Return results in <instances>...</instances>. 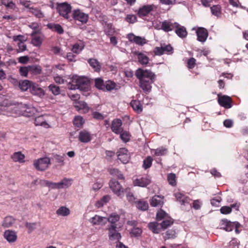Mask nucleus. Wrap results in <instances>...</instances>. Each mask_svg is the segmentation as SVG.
<instances>
[{
    "label": "nucleus",
    "mask_w": 248,
    "mask_h": 248,
    "mask_svg": "<svg viewBox=\"0 0 248 248\" xmlns=\"http://www.w3.org/2000/svg\"><path fill=\"white\" fill-rule=\"evenodd\" d=\"M37 223H29L26 222L25 226L28 229V233H31L32 232H33L35 229Z\"/></svg>",
    "instance_id": "51"
},
{
    "label": "nucleus",
    "mask_w": 248,
    "mask_h": 248,
    "mask_svg": "<svg viewBox=\"0 0 248 248\" xmlns=\"http://www.w3.org/2000/svg\"><path fill=\"white\" fill-rule=\"evenodd\" d=\"M72 16L75 20H78L82 23H86L88 20V15L78 9L73 11Z\"/></svg>",
    "instance_id": "9"
},
{
    "label": "nucleus",
    "mask_w": 248,
    "mask_h": 248,
    "mask_svg": "<svg viewBox=\"0 0 248 248\" xmlns=\"http://www.w3.org/2000/svg\"><path fill=\"white\" fill-rule=\"evenodd\" d=\"M34 83L29 80H23L19 81V87L22 91H26L28 89H30L32 87Z\"/></svg>",
    "instance_id": "18"
},
{
    "label": "nucleus",
    "mask_w": 248,
    "mask_h": 248,
    "mask_svg": "<svg viewBox=\"0 0 248 248\" xmlns=\"http://www.w3.org/2000/svg\"><path fill=\"white\" fill-rule=\"evenodd\" d=\"M20 74L21 76L27 77L28 73L30 72L28 66L21 67L19 69Z\"/></svg>",
    "instance_id": "60"
},
{
    "label": "nucleus",
    "mask_w": 248,
    "mask_h": 248,
    "mask_svg": "<svg viewBox=\"0 0 248 248\" xmlns=\"http://www.w3.org/2000/svg\"><path fill=\"white\" fill-rule=\"evenodd\" d=\"M173 222L174 220L172 218L168 217L163 220V221L160 223L161 227L163 230H164L172 225L173 224Z\"/></svg>",
    "instance_id": "33"
},
{
    "label": "nucleus",
    "mask_w": 248,
    "mask_h": 248,
    "mask_svg": "<svg viewBox=\"0 0 248 248\" xmlns=\"http://www.w3.org/2000/svg\"><path fill=\"white\" fill-rule=\"evenodd\" d=\"M11 158L15 162H24L25 155L20 152L15 153L12 156Z\"/></svg>",
    "instance_id": "32"
},
{
    "label": "nucleus",
    "mask_w": 248,
    "mask_h": 248,
    "mask_svg": "<svg viewBox=\"0 0 248 248\" xmlns=\"http://www.w3.org/2000/svg\"><path fill=\"white\" fill-rule=\"evenodd\" d=\"M105 87L107 91H111L115 88V84L113 82L108 81Z\"/></svg>",
    "instance_id": "64"
},
{
    "label": "nucleus",
    "mask_w": 248,
    "mask_h": 248,
    "mask_svg": "<svg viewBox=\"0 0 248 248\" xmlns=\"http://www.w3.org/2000/svg\"><path fill=\"white\" fill-rule=\"evenodd\" d=\"M50 164V159L48 157H44L36 160L33 164L37 170L43 171L48 168Z\"/></svg>",
    "instance_id": "7"
},
{
    "label": "nucleus",
    "mask_w": 248,
    "mask_h": 248,
    "mask_svg": "<svg viewBox=\"0 0 248 248\" xmlns=\"http://www.w3.org/2000/svg\"><path fill=\"white\" fill-rule=\"evenodd\" d=\"M152 10L153 7L151 5H144L141 8H140L138 13V15L140 17L146 16Z\"/></svg>",
    "instance_id": "27"
},
{
    "label": "nucleus",
    "mask_w": 248,
    "mask_h": 248,
    "mask_svg": "<svg viewBox=\"0 0 248 248\" xmlns=\"http://www.w3.org/2000/svg\"><path fill=\"white\" fill-rule=\"evenodd\" d=\"M125 20L129 23H134L137 21V17L134 15H128L126 16Z\"/></svg>",
    "instance_id": "59"
},
{
    "label": "nucleus",
    "mask_w": 248,
    "mask_h": 248,
    "mask_svg": "<svg viewBox=\"0 0 248 248\" xmlns=\"http://www.w3.org/2000/svg\"><path fill=\"white\" fill-rule=\"evenodd\" d=\"M31 93L32 94L39 97H42L45 93L44 90L35 83L33 84L31 88Z\"/></svg>",
    "instance_id": "17"
},
{
    "label": "nucleus",
    "mask_w": 248,
    "mask_h": 248,
    "mask_svg": "<svg viewBox=\"0 0 248 248\" xmlns=\"http://www.w3.org/2000/svg\"><path fill=\"white\" fill-rule=\"evenodd\" d=\"M174 195L176 201L181 204L182 208H184V206L190 205V202L192 201V199L188 196L182 192H176L174 194Z\"/></svg>",
    "instance_id": "6"
},
{
    "label": "nucleus",
    "mask_w": 248,
    "mask_h": 248,
    "mask_svg": "<svg viewBox=\"0 0 248 248\" xmlns=\"http://www.w3.org/2000/svg\"><path fill=\"white\" fill-rule=\"evenodd\" d=\"M72 182L73 179L71 178H63L61 182H59L60 189L69 187L72 185Z\"/></svg>",
    "instance_id": "31"
},
{
    "label": "nucleus",
    "mask_w": 248,
    "mask_h": 248,
    "mask_svg": "<svg viewBox=\"0 0 248 248\" xmlns=\"http://www.w3.org/2000/svg\"><path fill=\"white\" fill-rule=\"evenodd\" d=\"M3 236L9 243L16 242L17 238L16 232L15 231L10 230L5 231L4 232Z\"/></svg>",
    "instance_id": "10"
},
{
    "label": "nucleus",
    "mask_w": 248,
    "mask_h": 248,
    "mask_svg": "<svg viewBox=\"0 0 248 248\" xmlns=\"http://www.w3.org/2000/svg\"><path fill=\"white\" fill-rule=\"evenodd\" d=\"M120 216L116 213L111 214L108 217V221L110 223L108 226H117V222L120 220Z\"/></svg>",
    "instance_id": "22"
},
{
    "label": "nucleus",
    "mask_w": 248,
    "mask_h": 248,
    "mask_svg": "<svg viewBox=\"0 0 248 248\" xmlns=\"http://www.w3.org/2000/svg\"><path fill=\"white\" fill-rule=\"evenodd\" d=\"M65 155H55L53 157L56 161L61 164V165H64V160Z\"/></svg>",
    "instance_id": "53"
},
{
    "label": "nucleus",
    "mask_w": 248,
    "mask_h": 248,
    "mask_svg": "<svg viewBox=\"0 0 248 248\" xmlns=\"http://www.w3.org/2000/svg\"><path fill=\"white\" fill-rule=\"evenodd\" d=\"M34 124L36 126L40 125L45 128H48L50 127V125L46 122L43 116H40L36 117L34 120Z\"/></svg>",
    "instance_id": "24"
},
{
    "label": "nucleus",
    "mask_w": 248,
    "mask_h": 248,
    "mask_svg": "<svg viewBox=\"0 0 248 248\" xmlns=\"http://www.w3.org/2000/svg\"><path fill=\"white\" fill-rule=\"evenodd\" d=\"M74 107L78 110H83L84 112H87L89 109L87 104L84 101H78L74 102Z\"/></svg>",
    "instance_id": "23"
},
{
    "label": "nucleus",
    "mask_w": 248,
    "mask_h": 248,
    "mask_svg": "<svg viewBox=\"0 0 248 248\" xmlns=\"http://www.w3.org/2000/svg\"><path fill=\"white\" fill-rule=\"evenodd\" d=\"M109 173L114 176L117 177L120 180H124V177L123 174L121 173V171L117 169L111 168L108 169Z\"/></svg>",
    "instance_id": "35"
},
{
    "label": "nucleus",
    "mask_w": 248,
    "mask_h": 248,
    "mask_svg": "<svg viewBox=\"0 0 248 248\" xmlns=\"http://www.w3.org/2000/svg\"><path fill=\"white\" fill-rule=\"evenodd\" d=\"M246 170L244 174H242L239 178L240 182L242 184H246L248 182V163L245 166Z\"/></svg>",
    "instance_id": "43"
},
{
    "label": "nucleus",
    "mask_w": 248,
    "mask_h": 248,
    "mask_svg": "<svg viewBox=\"0 0 248 248\" xmlns=\"http://www.w3.org/2000/svg\"><path fill=\"white\" fill-rule=\"evenodd\" d=\"M30 72L33 75H38L41 74L42 69L40 66L38 65H31L28 66Z\"/></svg>",
    "instance_id": "42"
},
{
    "label": "nucleus",
    "mask_w": 248,
    "mask_h": 248,
    "mask_svg": "<svg viewBox=\"0 0 248 248\" xmlns=\"http://www.w3.org/2000/svg\"><path fill=\"white\" fill-rule=\"evenodd\" d=\"M122 125V122L120 119H114L111 124L112 131L116 134L120 133L123 130Z\"/></svg>",
    "instance_id": "13"
},
{
    "label": "nucleus",
    "mask_w": 248,
    "mask_h": 248,
    "mask_svg": "<svg viewBox=\"0 0 248 248\" xmlns=\"http://www.w3.org/2000/svg\"><path fill=\"white\" fill-rule=\"evenodd\" d=\"M107 230L108 231V236L110 240L119 241L121 239L122 236L119 232V228L117 226H108Z\"/></svg>",
    "instance_id": "4"
},
{
    "label": "nucleus",
    "mask_w": 248,
    "mask_h": 248,
    "mask_svg": "<svg viewBox=\"0 0 248 248\" xmlns=\"http://www.w3.org/2000/svg\"><path fill=\"white\" fill-rule=\"evenodd\" d=\"M84 123V121L82 117L80 116H77L75 117L73 121V124L76 126L80 127L83 125Z\"/></svg>",
    "instance_id": "44"
},
{
    "label": "nucleus",
    "mask_w": 248,
    "mask_h": 248,
    "mask_svg": "<svg viewBox=\"0 0 248 248\" xmlns=\"http://www.w3.org/2000/svg\"><path fill=\"white\" fill-rule=\"evenodd\" d=\"M92 138V135L87 130H82L79 133V140H91Z\"/></svg>",
    "instance_id": "41"
},
{
    "label": "nucleus",
    "mask_w": 248,
    "mask_h": 248,
    "mask_svg": "<svg viewBox=\"0 0 248 248\" xmlns=\"http://www.w3.org/2000/svg\"><path fill=\"white\" fill-rule=\"evenodd\" d=\"M70 213V210L65 206H61L56 211V214L58 216H67Z\"/></svg>",
    "instance_id": "36"
},
{
    "label": "nucleus",
    "mask_w": 248,
    "mask_h": 248,
    "mask_svg": "<svg viewBox=\"0 0 248 248\" xmlns=\"http://www.w3.org/2000/svg\"><path fill=\"white\" fill-rule=\"evenodd\" d=\"M120 138L121 140H130L131 136L130 133L126 131H123L120 133Z\"/></svg>",
    "instance_id": "55"
},
{
    "label": "nucleus",
    "mask_w": 248,
    "mask_h": 248,
    "mask_svg": "<svg viewBox=\"0 0 248 248\" xmlns=\"http://www.w3.org/2000/svg\"><path fill=\"white\" fill-rule=\"evenodd\" d=\"M13 39L14 41H19L20 42H24L26 41L24 36L21 35H18L17 36H14Z\"/></svg>",
    "instance_id": "62"
},
{
    "label": "nucleus",
    "mask_w": 248,
    "mask_h": 248,
    "mask_svg": "<svg viewBox=\"0 0 248 248\" xmlns=\"http://www.w3.org/2000/svg\"><path fill=\"white\" fill-rule=\"evenodd\" d=\"M136 54L138 56L139 62L142 64H147L148 63V57L143 53L137 52Z\"/></svg>",
    "instance_id": "38"
},
{
    "label": "nucleus",
    "mask_w": 248,
    "mask_h": 248,
    "mask_svg": "<svg viewBox=\"0 0 248 248\" xmlns=\"http://www.w3.org/2000/svg\"><path fill=\"white\" fill-rule=\"evenodd\" d=\"M220 213L222 214H228L232 212V208L227 206H224L221 207L220 209Z\"/></svg>",
    "instance_id": "57"
},
{
    "label": "nucleus",
    "mask_w": 248,
    "mask_h": 248,
    "mask_svg": "<svg viewBox=\"0 0 248 248\" xmlns=\"http://www.w3.org/2000/svg\"><path fill=\"white\" fill-rule=\"evenodd\" d=\"M57 11L59 14L66 19L69 18L68 14L71 11V6L67 2L61 3L57 6Z\"/></svg>",
    "instance_id": "5"
},
{
    "label": "nucleus",
    "mask_w": 248,
    "mask_h": 248,
    "mask_svg": "<svg viewBox=\"0 0 248 248\" xmlns=\"http://www.w3.org/2000/svg\"><path fill=\"white\" fill-rule=\"evenodd\" d=\"M148 227L150 230H151L154 233H159L162 230L160 223L157 222H152L148 224Z\"/></svg>",
    "instance_id": "21"
},
{
    "label": "nucleus",
    "mask_w": 248,
    "mask_h": 248,
    "mask_svg": "<svg viewBox=\"0 0 248 248\" xmlns=\"http://www.w3.org/2000/svg\"><path fill=\"white\" fill-rule=\"evenodd\" d=\"M48 89L54 95H57L60 93L61 91L59 87L54 84H50L48 86Z\"/></svg>",
    "instance_id": "48"
},
{
    "label": "nucleus",
    "mask_w": 248,
    "mask_h": 248,
    "mask_svg": "<svg viewBox=\"0 0 248 248\" xmlns=\"http://www.w3.org/2000/svg\"><path fill=\"white\" fill-rule=\"evenodd\" d=\"M117 156L118 159L124 164H126L128 162L130 159V156L129 155H117Z\"/></svg>",
    "instance_id": "52"
},
{
    "label": "nucleus",
    "mask_w": 248,
    "mask_h": 248,
    "mask_svg": "<svg viewBox=\"0 0 248 248\" xmlns=\"http://www.w3.org/2000/svg\"><path fill=\"white\" fill-rule=\"evenodd\" d=\"M175 32L177 35L181 38H185L187 34L186 28L183 26H181L178 24V26H175Z\"/></svg>",
    "instance_id": "26"
},
{
    "label": "nucleus",
    "mask_w": 248,
    "mask_h": 248,
    "mask_svg": "<svg viewBox=\"0 0 248 248\" xmlns=\"http://www.w3.org/2000/svg\"><path fill=\"white\" fill-rule=\"evenodd\" d=\"M218 102L220 106L225 108H229L232 107L231 98L229 96L224 95L219 97Z\"/></svg>",
    "instance_id": "15"
},
{
    "label": "nucleus",
    "mask_w": 248,
    "mask_h": 248,
    "mask_svg": "<svg viewBox=\"0 0 248 248\" xmlns=\"http://www.w3.org/2000/svg\"><path fill=\"white\" fill-rule=\"evenodd\" d=\"M109 186L113 192L119 197H123L127 190V188L124 189L120 183L114 179L109 181Z\"/></svg>",
    "instance_id": "3"
},
{
    "label": "nucleus",
    "mask_w": 248,
    "mask_h": 248,
    "mask_svg": "<svg viewBox=\"0 0 248 248\" xmlns=\"http://www.w3.org/2000/svg\"><path fill=\"white\" fill-rule=\"evenodd\" d=\"M104 218H105V217L96 215L93 217L90 218V221L93 225H99L102 224Z\"/></svg>",
    "instance_id": "37"
},
{
    "label": "nucleus",
    "mask_w": 248,
    "mask_h": 248,
    "mask_svg": "<svg viewBox=\"0 0 248 248\" xmlns=\"http://www.w3.org/2000/svg\"><path fill=\"white\" fill-rule=\"evenodd\" d=\"M235 222H231L226 219H222L220 224V229L227 232H231L234 228Z\"/></svg>",
    "instance_id": "11"
},
{
    "label": "nucleus",
    "mask_w": 248,
    "mask_h": 248,
    "mask_svg": "<svg viewBox=\"0 0 248 248\" xmlns=\"http://www.w3.org/2000/svg\"><path fill=\"white\" fill-rule=\"evenodd\" d=\"M167 180L169 184L172 186H176V176L175 174L170 173L167 175Z\"/></svg>",
    "instance_id": "40"
},
{
    "label": "nucleus",
    "mask_w": 248,
    "mask_h": 248,
    "mask_svg": "<svg viewBox=\"0 0 248 248\" xmlns=\"http://www.w3.org/2000/svg\"><path fill=\"white\" fill-rule=\"evenodd\" d=\"M29 11L31 13L34 15L36 17L38 18H42L44 16L43 12L39 9L33 7H30L29 8Z\"/></svg>",
    "instance_id": "39"
},
{
    "label": "nucleus",
    "mask_w": 248,
    "mask_h": 248,
    "mask_svg": "<svg viewBox=\"0 0 248 248\" xmlns=\"http://www.w3.org/2000/svg\"><path fill=\"white\" fill-rule=\"evenodd\" d=\"M15 222V219L11 216L5 217L2 223V226L4 228H9L13 226Z\"/></svg>",
    "instance_id": "28"
},
{
    "label": "nucleus",
    "mask_w": 248,
    "mask_h": 248,
    "mask_svg": "<svg viewBox=\"0 0 248 248\" xmlns=\"http://www.w3.org/2000/svg\"><path fill=\"white\" fill-rule=\"evenodd\" d=\"M127 37L128 40L130 42H133L135 43L136 44L140 46H142L147 43L146 40L144 38H142L140 36H135L132 33L129 34Z\"/></svg>",
    "instance_id": "12"
},
{
    "label": "nucleus",
    "mask_w": 248,
    "mask_h": 248,
    "mask_svg": "<svg viewBox=\"0 0 248 248\" xmlns=\"http://www.w3.org/2000/svg\"><path fill=\"white\" fill-rule=\"evenodd\" d=\"M168 149L164 147H160L156 149H153L152 153H154V155L155 156H162L165 155L167 154Z\"/></svg>",
    "instance_id": "34"
},
{
    "label": "nucleus",
    "mask_w": 248,
    "mask_h": 248,
    "mask_svg": "<svg viewBox=\"0 0 248 248\" xmlns=\"http://www.w3.org/2000/svg\"><path fill=\"white\" fill-rule=\"evenodd\" d=\"M153 158L151 156H147L143 162L142 167L143 168L146 170L149 168H150L152 165Z\"/></svg>",
    "instance_id": "45"
},
{
    "label": "nucleus",
    "mask_w": 248,
    "mask_h": 248,
    "mask_svg": "<svg viewBox=\"0 0 248 248\" xmlns=\"http://www.w3.org/2000/svg\"><path fill=\"white\" fill-rule=\"evenodd\" d=\"M40 33L39 31H33L31 35L33 36V38L31 40L32 44L36 46H39L41 45L43 39V35L41 36H35L36 34Z\"/></svg>",
    "instance_id": "14"
},
{
    "label": "nucleus",
    "mask_w": 248,
    "mask_h": 248,
    "mask_svg": "<svg viewBox=\"0 0 248 248\" xmlns=\"http://www.w3.org/2000/svg\"><path fill=\"white\" fill-rule=\"evenodd\" d=\"M178 26L177 23H171L167 21H165L162 22L161 25L162 29L165 31H169L174 29L175 26Z\"/></svg>",
    "instance_id": "20"
},
{
    "label": "nucleus",
    "mask_w": 248,
    "mask_h": 248,
    "mask_svg": "<svg viewBox=\"0 0 248 248\" xmlns=\"http://www.w3.org/2000/svg\"><path fill=\"white\" fill-rule=\"evenodd\" d=\"M196 60L193 58H191L188 60L187 66L189 69L193 68L195 65Z\"/></svg>",
    "instance_id": "61"
},
{
    "label": "nucleus",
    "mask_w": 248,
    "mask_h": 248,
    "mask_svg": "<svg viewBox=\"0 0 248 248\" xmlns=\"http://www.w3.org/2000/svg\"><path fill=\"white\" fill-rule=\"evenodd\" d=\"M212 13L215 15L218 16L220 12V8L217 6H213L211 8Z\"/></svg>",
    "instance_id": "63"
},
{
    "label": "nucleus",
    "mask_w": 248,
    "mask_h": 248,
    "mask_svg": "<svg viewBox=\"0 0 248 248\" xmlns=\"http://www.w3.org/2000/svg\"><path fill=\"white\" fill-rule=\"evenodd\" d=\"M150 203L151 206L156 207L162 206L164 202L163 198H161L159 196L155 195L150 199Z\"/></svg>",
    "instance_id": "19"
},
{
    "label": "nucleus",
    "mask_w": 248,
    "mask_h": 248,
    "mask_svg": "<svg viewBox=\"0 0 248 248\" xmlns=\"http://www.w3.org/2000/svg\"><path fill=\"white\" fill-rule=\"evenodd\" d=\"M176 237V233L174 230H169L165 233V239H174Z\"/></svg>",
    "instance_id": "47"
},
{
    "label": "nucleus",
    "mask_w": 248,
    "mask_h": 248,
    "mask_svg": "<svg viewBox=\"0 0 248 248\" xmlns=\"http://www.w3.org/2000/svg\"><path fill=\"white\" fill-rule=\"evenodd\" d=\"M72 82L76 83L81 91L86 92L89 89V81L86 77L74 76L72 78Z\"/></svg>",
    "instance_id": "2"
},
{
    "label": "nucleus",
    "mask_w": 248,
    "mask_h": 248,
    "mask_svg": "<svg viewBox=\"0 0 248 248\" xmlns=\"http://www.w3.org/2000/svg\"><path fill=\"white\" fill-rule=\"evenodd\" d=\"M137 208L141 211H146L149 208V205L147 202L139 200L135 202Z\"/></svg>",
    "instance_id": "29"
},
{
    "label": "nucleus",
    "mask_w": 248,
    "mask_h": 248,
    "mask_svg": "<svg viewBox=\"0 0 248 248\" xmlns=\"http://www.w3.org/2000/svg\"><path fill=\"white\" fill-rule=\"evenodd\" d=\"M168 214L162 210H160L156 213V218L157 221L168 218Z\"/></svg>",
    "instance_id": "49"
},
{
    "label": "nucleus",
    "mask_w": 248,
    "mask_h": 248,
    "mask_svg": "<svg viewBox=\"0 0 248 248\" xmlns=\"http://www.w3.org/2000/svg\"><path fill=\"white\" fill-rule=\"evenodd\" d=\"M151 182V179L149 176H145L136 179L133 181V185L134 186L145 187L149 185Z\"/></svg>",
    "instance_id": "8"
},
{
    "label": "nucleus",
    "mask_w": 248,
    "mask_h": 248,
    "mask_svg": "<svg viewBox=\"0 0 248 248\" xmlns=\"http://www.w3.org/2000/svg\"><path fill=\"white\" fill-rule=\"evenodd\" d=\"M189 208L192 207L195 210H199L201 207V202L199 200H195L193 202L192 206L190 204Z\"/></svg>",
    "instance_id": "56"
},
{
    "label": "nucleus",
    "mask_w": 248,
    "mask_h": 248,
    "mask_svg": "<svg viewBox=\"0 0 248 248\" xmlns=\"http://www.w3.org/2000/svg\"><path fill=\"white\" fill-rule=\"evenodd\" d=\"M135 75L140 80V86L144 92H149L152 89L151 84L154 82L155 75L151 71L139 68Z\"/></svg>",
    "instance_id": "1"
},
{
    "label": "nucleus",
    "mask_w": 248,
    "mask_h": 248,
    "mask_svg": "<svg viewBox=\"0 0 248 248\" xmlns=\"http://www.w3.org/2000/svg\"><path fill=\"white\" fill-rule=\"evenodd\" d=\"M196 33L199 41L204 42L206 41L208 36V32L206 29L200 28L197 30Z\"/></svg>",
    "instance_id": "16"
},
{
    "label": "nucleus",
    "mask_w": 248,
    "mask_h": 248,
    "mask_svg": "<svg viewBox=\"0 0 248 248\" xmlns=\"http://www.w3.org/2000/svg\"><path fill=\"white\" fill-rule=\"evenodd\" d=\"M142 229L139 227H134L130 231V234L132 236L135 237L140 236L142 233Z\"/></svg>",
    "instance_id": "50"
},
{
    "label": "nucleus",
    "mask_w": 248,
    "mask_h": 248,
    "mask_svg": "<svg viewBox=\"0 0 248 248\" xmlns=\"http://www.w3.org/2000/svg\"><path fill=\"white\" fill-rule=\"evenodd\" d=\"M95 85L96 88L99 89H103L104 87L103 80L101 78H96L95 79Z\"/></svg>",
    "instance_id": "54"
},
{
    "label": "nucleus",
    "mask_w": 248,
    "mask_h": 248,
    "mask_svg": "<svg viewBox=\"0 0 248 248\" xmlns=\"http://www.w3.org/2000/svg\"><path fill=\"white\" fill-rule=\"evenodd\" d=\"M83 49V46L76 44L73 46L72 51L74 53H78Z\"/></svg>",
    "instance_id": "58"
},
{
    "label": "nucleus",
    "mask_w": 248,
    "mask_h": 248,
    "mask_svg": "<svg viewBox=\"0 0 248 248\" xmlns=\"http://www.w3.org/2000/svg\"><path fill=\"white\" fill-rule=\"evenodd\" d=\"M47 27L59 34H62L63 33L64 31L62 27L59 24L49 23L47 25Z\"/></svg>",
    "instance_id": "30"
},
{
    "label": "nucleus",
    "mask_w": 248,
    "mask_h": 248,
    "mask_svg": "<svg viewBox=\"0 0 248 248\" xmlns=\"http://www.w3.org/2000/svg\"><path fill=\"white\" fill-rule=\"evenodd\" d=\"M88 62L94 71L98 72L100 71L101 66L96 59L93 58L89 59L88 60Z\"/></svg>",
    "instance_id": "25"
},
{
    "label": "nucleus",
    "mask_w": 248,
    "mask_h": 248,
    "mask_svg": "<svg viewBox=\"0 0 248 248\" xmlns=\"http://www.w3.org/2000/svg\"><path fill=\"white\" fill-rule=\"evenodd\" d=\"M130 104L132 108L137 112H140L142 111L141 105L139 101L133 100L131 102Z\"/></svg>",
    "instance_id": "46"
}]
</instances>
